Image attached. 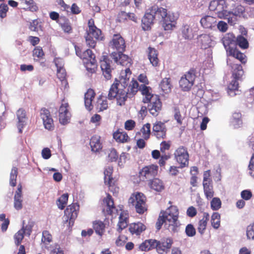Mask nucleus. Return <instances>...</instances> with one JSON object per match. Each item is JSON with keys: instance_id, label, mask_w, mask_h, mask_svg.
<instances>
[{"instance_id": "obj_1", "label": "nucleus", "mask_w": 254, "mask_h": 254, "mask_svg": "<svg viewBox=\"0 0 254 254\" xmlns=\"http://www.w3.org/2000/svg\"><path fill=\"white\" fill-rule=\"evenodd\" d=\"M168 14L166 9L153 5L146 11L142 19V27L144 30H148L154 23L155 20H162Z\"/></svg>"}, {"instance_id": "obj_2", "label": "nucleus", "mask_w": 254, "mask_h": 254, "mask_svg": "<svg viewBox=\"0 0 254 254\" xmlns=\"http://www.w3.org/2000/svg\"><path fill=\"white\" fill-rule=\"evenodd\" d=\"M141 92L144 96L143 102L149 103L148 109L150 113L153 116H157L162 108V103L159 96L152 94L151 89L144 85L141 87Z\"/></svg>"}, {"instance_id": "obj_3", "label": "nucleus", "mask_w": 254, "mask_h": 254, "mask_svg": "<svg viewBox=\"0 0 254 254\" xmlns=\"http://www.w3.org/2000/svg\"><path fill=\"white\" fill-rule=\"evenodd\" d=\"M160 214L165 220V225L168 226L169 231L175 232L179 226L178 220L179 211L177 207L171 206L165 212H161Z\"/></svg>"}, {"instance_id": "obj_4", "label": "nucleus", "mask_w": 254, "mask_h": 254, "mask_svg": "<svg viewBox=\"0 0 254 254\" xmlns=\"http://www.w3.org/2000/svg\"><path fill=\"white\" fill-rule=\"evenodd\" d=\"M230 2L233 4L234 1L231 0H212L210 2L209 8L211 11H216L219 18L224 19L227 9H229Z\"/></svg>"}, {"instance_id": "obj_5", "label": "nucleus", "mask_w": 254, "mask_h": 254, "mask_svg": "<svg viewBox=\"0 0 254 254\" xmlns=\"http://www.w3.org/2000/svg\"><path fill=\"white\" fill-rule=\"evenodd\" d=\"M145 200L146 197L142 193L135 192L129 197L128 203L134 206L138 213L142 214L147 210Z\"/></svg>"}, {"instance_id": "obj_6", "label": "nucleus", "mask_w": 254, "mask_h": 254, "mask_svg": "<svg viewBox=\"0 0 254 254\" xmlns=\"http://www.w3.org/2000/svg\"><path fill=\"white\" fill-rule=\"evenodd\" d=\"M127 92L123 88L117 89L116 84H112L108 94V98L112 100L115 98L117 100V104L119 106L125 105L127 98Z\"/></svg>"}, {"instance_id": "obj_7", "label": "nucleus", "mask_w": 254, "mask_h": 254, "mask_svg": "<svg viewBox=\"0 0 254 254\" xmlns=\"http://www.w3.org/2000/svg\"><path fill=\"white\" fill-rule=\"evenodd\" d=\"M244 10V7L241 5H238L235 8L231 9L230 3H229V9H227L226 15L224 19L227 20L228 23L230 24L234 25L237 20V17H240L243 14Z\"/></svg>"}, {"instance_id": "obj_8", "label": "nucleus", "mask_w": 254, "mask_h": 254, "mask_svg": "<svg viewBox=\"0 0 254 254\" xmlns=\"http://www.w3.org/2000/svg\"><path fill=\"white\" fill-rule=\"evenodd\" d=\"M79 206L76 203H73L68 205L64 211V221L68 222V226H72L75 219L77 216V211Z\"/></svg>"}, {"instance_id": "obj_9", "label": "nucleus", "mask_w": 254, "mask_h": 254, "mask_svg": "<svg viewBox=\"0 0 254 254\" xmlns=\"http://www.w3.org/2000/svg\"><path fill=\"white\" fill-rule=\"evenodd\" d=\"M195 77V74L193 70L188 72L183 76L179 81L180 87L184 91H189L190 89L193 84Z\"/></svg>"}, {"instance_id": "obj_10", "label": "nucleus", "mask_w": 254, "mask_h": 254, "mask_svg": "<svg viewBox=\"0 0 254 254\" xmlns=\"http://www.w3.org/2000/svg\"><path fill=\"white\" fill-rule=\"evenodd\" d=\"M158 166L154 165L145 166L139 172L140 180L144 181L157 175Z\"/></svg>"}, {"instance_id": "obj_11", "label": "nucleus", "mask_w": 254, "mask_h": 254, "mask_svg": "<svg viewBox=\"0 0 254 254\" xmlns=\"http://www.w3.org/2000/svg\"><path fill=\"white\" fill-rule=\"evenodd\" d=\"M68 105L66 103H62L60 107L59 117L60 123L65 125L69 123L71 114L69 111Z\"/></svg>"}, {"instance_id": "obj_12", "label": "nucleus", "mask_w": 254, "mask_h": 254, "mask_svg": "<svg viewBox=\"0 0 254 254\" xmlns=\"http://www.w3.org/2000/svg\"><path fill=\"white\" fill-rule=\"evenodd\" d=\"M215 37L210 34H201L198 38V42L201 48L206 49L215 45Z\"/></svg>"}, {"instance_id": "obj_13", "label": "nucleus", "mask_w": 254, "mask_h": 254, "mask_svg": "<svg viewBox=\"0 0 254 254\" xmlns=\"http://www.w3.org/2000/svg\"><path fill=\"white\" fill-rule=\"evenodd\" d=\"M112 62L106 56H103L100 60V67L103 74L106 79L111 78V72L113 68L111 65Z\"/></svg>"}, {"instance_id": "obj_14", "label": "nucleus", "mask_w": 254, "mask_h": 254, "mask_svg": "<svg viewBox=\"0 0 254 254\" xmlns=\"http://www.w3.org/2000/svg\"><path fill=\"white\" fill-rule=\"evenodd\" d=\"M177 161L181 164L182 168L188 165L189 154L187 151L183 147L178 148L174 153Z\"/></svg>"}, {"instance_id": "obj_15", "label": "nucleus", "mask_w": 254, "mask_h": 254, "mask_svg": "<svg viewBox=\"0 0 254 254\" xmlns=\"http://www.w3.org/2000/svg\"><path fill=\"white\" fill-rule=\"evenodd\" d=\"M95 29L92 32L90 30H87V36L85 37L86 43L87 46L91 48H94L96 45V40H102L103 36L100 29L99 33L96 32Z\"/></svg>"}, {"instance_id": "obj_16", "label": "nucleus", "mask_w": 254, "mask_h": 254, "mask_svg": "<svg viewBox=\"0 0 254 254\" xmlns=\"http://www.w3.org/2000/svg\"><path fill=\"white\" fill-rule=\"evenodd\" d=\"M157 246L156 247L157 251L159 253L164 254L169 251L173 241L170 238H163L160 241H157Z\"/></svg>"}, {"instance_id": "obj_17", "label": "nucleus", "mask_w": 254, "mask_h": 254, "mask_svg": "<svg viewBox=\"0 0 254 254\" xmlns=\"http://www.w3.org/2000/svg\"><path fill=\"white\" fill-rule=\"evenodd\" d=\"M40 115L45 128L48 130L53 129L54 128L53 120L49 111L45 108H43L40 111Z\"/></svg>"}, {"instance_id": "obj_18", "label": "nucleus", "mask_w": 254, "mask_h": 254, "mask_svg": "<svg viewBox=\"0 0 254 254\" xmlns=\"http://www.w3.org/2000/svg\"><path fill=\"white\" fill-rule=\"evenodd\" d=\"M110 47L116 50L117 53H123L126 47L125 41L120 35H114L110 43Z\"/></svg>"}, {"instance_id": "obj_19", "label": "nucleus", "mask_w": 254, "mask_h": 254, "mask_svg": "<svg viewBox=\"0 0 254 254\" xmlns=\"http://www.w3.org/2000/svg\"><path fill=\"white\" fill-rule=\"evenodd\" d=\"M177 17L175 16L174 13H168L167 16L164 18L162 26L166 31L172 30L175 27Z\"/></svg>"}, {"instance_id": "obj_20", "label": "nucleus", "mask_w": 254, "mask_h": 254, "mask_svg": "<svg viewBox=\"0 0 254 254\" xmlns=\"http://www.w3.org/2000/svg\"><path fill=\"white\" fill-rule=\"evenodd\" d=\"M111 57L116 63H119L123 66L128 67L130 65V59L127 55L123 54V53L113 52L111 54Z\"/></svg>"}, {"instance_id": "obj_21", "label": "nucleus", "mask_w": 254, "mask_h": 254, "mask_svg": "<svg viewBox=\"0 0 254 254\" xmlns=\"http://www.w3.org/2000/svg\"><path fill=\"white\" fill-rule=\"evenodd\" d=\"M22 186L19 184L14 196V208L17 210L21 209L22 208Z\"/></svg>"}, {"instance_id": "obj_22", "label": "nucleus", "mask_w": 254, "mask_h": 254, "mask_svg": "<svg viewBox=\"0 0 254 254\" xmlns=\"http://www.w3.org/2000/svg\"><path fill=\"white\" fill-rule=\"evenodd\" d=\"M200 22L203 28L213 29L215 27L217 21L215 17L206 15L200 19Z\"/></svg>"}, {"instance_id": "obj_23", "label": "nucleus", "mask_w": 254, "mask_h": 254, "mask_svg": "<svg viewBox=\"0 0 254 254\" xmlns=\"http://www.w3.org/2000/svg\"><path fill=\"white\" fill-rule=\"evenodd\" d=\"M153 131L157 138H163L166 135V127L164 123L157 122L153 127Z\"/></svg>"}, {"instance_id": "obj_24", "label": "nucleus", "mask_w": 254, "mask_h": 254, "mask_svg": "<svg viewBox=\"0 0 254 254\" xmlns=\"http://www.w3.org/2000/svg\"><path fill=\"white\" fill-rule=\"evenodd\" d=\"M95 95V94L94 93V91L91 89H88L86 93L85 94V106L86 108L89 111L91 110L93 108V105L92 104V102L93 99L94 98Z\"/></svg>"}, {"instance_id": "obj_25", "label": "nucleus", "mask_w": 254, "mask_h": 254, "mask_svg": "<svg viewBox=\"0 0 254 254\" xmlns=\"http://www.w3.org/2000/svg\"><path fill=\"white\" fill-rule=\"evenodd\" d=\"M128 217V214L126 212L123 211L121 213L119 217V221L117 225V230L119 232H121L127 226Z\"/></svg>"}, {"instance_id": "obj_26", "label": "nucleus", "mask_w": 254, "mask_h": 254, "mask_svg": "<svg viewBox=\"0 0 254 254\" xmlns=\"http://www.w3.org/2000/svg\"><path fill=\"white\" fill-rule=\"evenodd\" d=\"M146 227L142 223L138 222L131 224L129 230L132 234L136 235H139L142 231H144Z\"/></svg>"}, {"instance_id": "obj_27", "label": "nucleus", "mask_w": 254, "mask_h": 254, "mask_svg": "<svg viewBox=\"0 0 254 254\" xmlns=\"http://www.w3.org/2000/svg\"><path fill=\"white\" fill-rule=\"evenodd\" d=\"M148 186L151 189L158 192L161 191L164 189L163 183L157 178L150 181L148 183Z\"/></svg>"}, {"instance_id": "obj_28", "label": "nucleus", "mask_w": 254, "mask_h": 254, "mask_svg": "<svg viewBox=\"0 0 254 254\" xmlns=\"http://www.w3.org/2000/svg\"><path fill=\"white\" fill-rule=\"evenodd\" d=\"M209 218V215L207 213L203 214L202 218L199 220L198 226V231L200 234H203L206 229L207 222Z\"/></svg>"}, {"instance_id": "obj_29", "label": "nucleus", "mask_w": 254, "mask_h": 254, "mask_svg": "<svg viewBox=\"0 0 254 254\" xmlns=\"http://www.w3.org/2000/svg\"><path fill=\"white\" fill-rule=\"evenodd\" d=\"M227 54L233 57L236 59L239 60L242 63L244 64L246 62V56L244 54L238 51L236 49L229 48Z\"/></svg>"}, {"instance_id": "obj_30", "label": "nucleus", "mask_w": 254, "mask_h": 254, "mask_svg": "<svg viewBox=\"0 0 254 254\" xmlns=\"http://www.w3.org/2000/svg\"><path fill=\"white\" fill-rule=\"evenodd\" d=\"M182 34L185 39H191L194 36V31L190 25H184L182 28Z\"/></svg>"}, {"instance_id": "obj_31", "label": "nucleus", "mask_w": 254, "mask_h": 254, "mask_svg": "<svg viewBox=\"0 0 254 254\" xmlns=\"http://www.w3.org/2000/svg\"><path fill=\"white\" fill-rule=\"evenodd\" d=\"M90 144L93 151L97 152L101 149L102 145L100 142V136L97 135L93 136L90 139Z\"/></svg>"}, {"instance_id": "obj_32", "label": "nucleus", "mask_w": 254, "mask_h": 254, "mask_svg": "<svg viewBox=\"0 0 254 254\" xmlns=\"http://www.w3.org/2000/svg\"><path fill=\"white\" fill-rule=\"evenodd\" d=\"M106 227V224L100 220H96L93 222V228L96 233L102 236L104 232Z\"/></svg>"}, {"instance_id": "obj_33", "label": "nucleus", "mask_w": 254, "mask_h": 254, "mask_svg": "<svg viewBox=\"0 0 254 254\" xmlns=\"http://www.w3.org/2000/svg\"><path fill=\"white\" fill-rule=\"evenodd\" d=\"M157 240L154 239H149L146 240L144 242L142 243L139 247V248L142 251H149L150 249L156 248L157 246Z\"/></svg>"}, {"instance_id": "obj_34", "label": "nucleus", "mask_w": 254, "mask_h": 254, "mask_svg": "<svg viewBox=\"0 0 254 254\" xmlns=\"http://www.w3.org/2000/svg\"><path fill=\"white\" fill-rule=\"evenodd\" d=\"M20 4L24 9H27L31 11H36L38 7L33 0H20Z\"/></svg>"}, {"instance_id": "obj_35", "label": "nucleus", "mask_w": 254, "mask_h": 254, "mask_svg": "<svg viewBox=\"0 0 254 254\" xmlns=\"http://www.w3.org/2000/svg\"><path fill=\"white\" fill-rule=\"evenodd\" d=\"M233 70V75L236 79H240L244 74V71L241 65L233 64L231 65Z\"/></svg>"}, {"instance_id": "obj_36", "label": "nucleus", "mask_w": 254, "mask_h": 254, "mask_svg": "<svg viewBox=\"0 0 254 254\" xmlns=\"http://www.w3.org/2000/svg\"><path fill=\"white\" fill-rule=\"evenodd\" d=\"M158 54L154 48H148V59L153 66H157L158 64Z\"/></svg>"}, {"instance_id": "obj_37", "label": "nucleus", "mask_w": 254, "mask_h": 254, "mask_svg": "<svg viewBox=\"0 0 254 254\" xmlns=\"http://www.w3.org/2000/svg\"><path fill=\"white\" fill-rule=\"evenodd\" d=\"M76 55L79 57L81 59H83V62L84 61H90L91 59H95V55L92 53V52L90 50H87L85 51L82 54H80L76 49Z\"/></svg>"}, {"instance_id": "obj_38", "label": "nucleus", "mask_w": 254, "mask_h": 254, "mask_svg": "<svg viewBox=\"0 0 254 254\" xmlns=\"http://www.w3.org/2000/svg\"><path fill=\"white\" fill-rule=\"evenodd\" d=\"M104 203L107 207V213L109 214H112L115 210V207H114L113 200L110 195H108L106 198L104 199Z\"/></svg>"}, {"instance_id": "obj_39", "label": "nucleus", "mask_w": 254, "mask_h": 254, "mask_svg": "<svg viewBox=\"0 0 254 254\" xmlns=\"http://www.w3.org/2000/svg\"><path fill=\"white\" fill-rule=\"evenodd\" d=\"M113 172V168L112 167H108L104 171V180L105 183L109 185V189L112 190V188L113 187L112 186V178L111 175Z\"/></svg>"}, {"instance_id": "obj_40", "label": "nucleus", "mask_w": 254, "mask_h": 254, "mask_svg": "<svg viewBox=\"0 0 254 254\" xmlns=\"http://www.w3.org/2000/svg\"><path fill=\"white\" fill-rule=\"evenodd\" d=\"M129 77H126L122 75L118 80L116 79L113 84H116L117 89L123 88L125 89L128 85Z\"/></svg>"}, {"instance_id": "obj_41", "label": "nucleus", "mask_w": 254, "mask_h": 254, "mask_svg": "<svg viewBox=\"0 0 254 254\" xmlns=\"http://www.w3.org/2000/svg\"><path fill=\"white\" fill-rule=\"evenodd\" d=\"M25 112L23 109H20L17 111V117L18 120V128L20 132L22 131V128L25 122Z\"/></svg>"}, {"instance_id": "obj_42", "label": "nucleus", "mask_w": 254, "mask_h": 254, "mask_svg": "<svg viewBox=\"0 0 254 254\" xmlns=\"http://www.w3.org/2000/svg\"><path fill=\"white\" fill-rule=\"evenodd\" d=\"M171 84L169 78L163 79L160 84V87L164 93H168L171 90Z\"/></svg>"}, {"instance_id": "obj_43", "label": "nucleus", "mask_w": 254, "mask_h": 254, "mask_svg": "<svg viewBox=\"0 0 254 254\" xmlns=\"http://www.w3.org/2000/svg\"><path fill=\"white\" fill-rule=\"evenodd\" d=\"M231 123L235 128L241 127L243 124L241 114L239 113H234L232 117Z\"/></svg>"}, {"instance_id": "obj_44", "label": "nucleus", "mask_w": 254, "mask_h": 254, "mask_svg": "<svg viewBox=\"0 0 254 254\" xmlns=\"http://www.w3.org/2000/svg\"><path fill=\"white\" fill-rule=\"evenodd\" d=\"M114 138L118 142H124L127 141L128 136L124 131H117L113 134Z\"/></svg>"}, {"instance_id": "obj_45", "label": "nucleus", "mask_w": 254, "mask_h": 254, "mask_svg": "<svg viewBox=\"0 0 254 254\" xmlns=\"http://www.w3.org/2000/svg\"><path fill=\"white\" fill-rule=\"evenodd\" d=\"M87 71L90 73H94L97 68V63L95 59H91L90 61H84L83 62Z\"/></svg>"}, {"instance_id": "obj_46", "label": "nucleus", "mask_w": 254, "mask_h": 254, "mask_svg": "<svg viewBox=\"0 0 254 254\" xmlns=\"http://www.w3.org/2000/svg\"><path fill=\"white\" fill-rule=\"evenodd\" d=\"M211 223L212 226L215 229H217L220 225V214L218 212L213 213L211 217Z\"/></svg>"}, {"instance_id": "obj_47", "label": "nucleus", "mask_w": 254, "mask_h": 254, "mask_svg": "<svg viewBox=\"0 0 254 254\" xmlns=\"http://www.w3.org/2000/svg\"><path fill=\"white\" fill-rule=\"evenodd\" d=\"M44 56V53L42 47L37 46L33 51V57L34 60L36 61L42 59Z\"/></svg>"}, {"instance_id": "obj_48", "label": "nucleus", "mask_w": 254, "mask_h": 254, "mask_svg": "<svg viewBox=\"0 0 254 254\" xmlns=\"http://www.w3.org/2000/svg\"><path fill=\"white\" fill-rule=\"evenodd\" d=\"M96 106L99 111H103L108 108V101L106 99H104L102 97H99L97 100Z\"/></svg>"}, {"instance_id": "obj_49", "label": "nucleus", "mask_w": 254, "mask_h": 254, "mask_svg": "<svg viewBox=\"0 0 254 254\" xmlns=\"http://www.w3.org/2000/svg\"><path fill=\"white\" fill-rule=\"evenodd\" d=\"M238 81L236 80H232L229 84L228 87V93L230 96H233L237 94L236 92L238 91Z\"/></svg>"}, {"instance_id": "obj_50", "label": "nucleus", "mask_w": 254, "mask_h": 254, "mask_svg": "<svg viewBox=\"0 0 254 254\" xmlns=\"http://www.w3.org/2000/svg\"><path fill=\"white\" fill-rule=\"evenodd\" d=\"M52 236L48 231H44L42 233V242L46 247L52 242Z\"/></svg>"}, {"instance_id": "obj_51", "label": "nucleus", "mask_w": 254, "mask_h": 254, "mask_svg": "<svg viewBox=\"0 0 254 254\" xmlns=\"http://www.w3.org/2000/svg\"><path fill=\"white\" fill-rule=\"evenodd\" d=\"M17 173V169L15 167L12 168L10 174L9 179V184L12 187H15L16 186Z\"/></svg>"}, {"instance_id": "obj_52", "label": "nucleus", "mask_w": 254, "mask_h": 254, "mask_svg": "<svg viewBox=\"0 0 254 254\" xmlns=\"http://www.w3.org/2000/svg\"><path fill=\"white\" fill-rule=\"evenodd\" d=\"M223 45L228 53L229 51V48H232L230 45L232 44V42L233 41V35L231 34H228L227 36H225L223 38Z\"/></svg>"}, {"instance_id": "obj_53", "label": "nucleus", "mask_w": 254, "mask_h": 254, "mask_svg": "<svg viewBox=\"0 0 254 254\" xmlns=\"http://www.w3.org/2000/svg\"><path fill=\"white\" fill-rule=\"evenodd\" d=\"M68 194H63L58 200L57 205L61 209H63L66 204L68 200Z\"/></svg>"}, {"instance_id": "obj_54", "label": "nucleus", "mask_w": 254, "mask_h": 254, "mask_svg": "<svg viewBox=\"0 0 254 254\" xmlns=\"http://www.w3.org/2000/svg\"><path fill=\"white\" fill-rule=\"evenodd\" d=\"M246 235L248 239L254 240V222L247 226Z\"/></svg>"}, {"instance_id": "obj_55", "label": "nucleus", "mask_w": 254, "mask_h": 254, "mask_svg": "<svg viewBox=\"0 0 254 254\" xmlns=\"http://www.w3.org/2000/svg\"><path fill=\"white\" fill-rule=\"evenodd\" d=\"M138 84L137 81L132 80L128 87L127 90L129 94H135L138 91Z\"/></svg>"}, {"instance_id": "obj_56", "label": "nucleus", "mask_w": 254, "mask_h": 254, "mask_svg": "<svg viewBox=\"0 0 254 254\" xmlns=\"http://www.w3.org/2000/svg\"><path fill=\"white\" fill-rule=\"evenodd\" d=\"M211 208L213 210H217L221 207V201L218 197H214L210 202Z\"/></svg>"}, {"instance_id": "obj_57", "label": "nucleus", "mask_w": 254, "mask_h": 254, "mask_svg": "<svg viewBox=\"0 0 254 254\" xmlns=\"http://www.w3.org/2000/svg\"><path fill=\"white\" fill-rule=\"evenodd\" d=\"M236 42L237 45L243 49H247L248 47L249 44L247 40L241 35L237 37Z\"/></svg>"}, {"instance_id": "obj_58", "label": "nucleus", "mask_w": 254, "mask_h": 254, "mask_svg": "<svg viewBox=\"0 0 254 254\" xmlns=\"http://www.w3.org/2000/svg\"><path fill=\"white\" fill-rule=\"evenodd\" d=\"M24 232L23 229L19 230L14 236L15 244L18 246L21 243L24 238Z\"/></svg>"}, {"instance_id": "obj_59", "label": "nucleus", "mask_w": 254, "mask_h": 254, "mask_svg": "<svg viewBox=\"0 0 254 254\" xmlns=\"http://www.w3.org/2000/svg\"><path fill=\"white\" fill-rule=\"evenodd\" d=\"M108 159L109 161L113 162L116 161L118 158V155L116 150L114 148H111L107 151Z\"/></svg>"}, {"instance_id": "obj_60", "label": "nucleus", "mask_w": 254, "mask_h": 254, "mask_svg": "<svg viewBox=\"0 0 254 254\" xmlns=\"http://www.w3.org/2000/svg\"><path fill=\"white\" fill-rule=\"evenodd\" d=\"M141 131L142 132L143 138L145 139H148L150 134V125L147 123L144 125Z\"/></svg>"}, {"instance_id": "obj_61", "label": "nucleus", "mask_w": 254, "mask_h": 254, "mask_svg": "<svg viewBox=\"0 0 254 254\" xmlns=\"http://www.w3.org/2000/svg\"><path fill=\"white\" fill-rule=\"evenodd\" d=\"M248 169L249 171V175L251 177H254V154H253L251 158L248 166Z\"/></svg>"}, {"instance_id": "obj_62", "label": "nucleus", "mask_w": 254, "mask_h": 254, "mask_svg": "<svg viewBox=\"0 0 254 254\" xmlns=\"http://www.w3.org/2000/svg\"><path fill=\"white\" fill-rule=\"evenodd\" d=\"M57 77L60 81L65 79L66 72L63 67L60 66V68L57 69Z\"/></svg>"}, {"instance_id": "obj_63", "label": "nucleus", "mask_w": 254, "mask_h": 254, "mask_svg": "<svg viewBox=\"0 0 254 254\" xmlns=\"http://www.w3.org/2000/svg\"><path fill=\"white\" fill-rule=\"evenodd\" d=\"M218 29L221 32H225L228 28V26L227 23L223 21H220L217 24Z\"/></svg>"}, {"instance_id": "obj_64", "label": "nucleus", "mask_w": 254, "mask_h": 254, "mask_svg": "<svg viewBox=\"0 0 254 254\" xmlns=\"http://www.w3.org/2000/svg\"><path fill=\"white\" fill-rule=\"evenodd\" d=\"M186 233L188 236L192 237L195 234V230L192 225L189 224L186 227Z\"/></svg>"}]
</instances>
